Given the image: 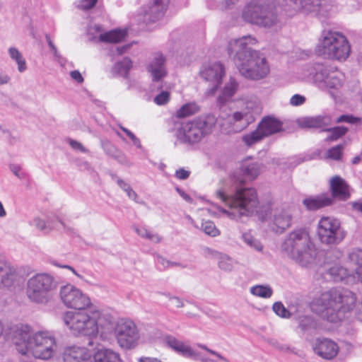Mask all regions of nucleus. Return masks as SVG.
<instances>
[{"mask_svg":"<svg viewBox=\"0 0 362 362\" xmlns=\"http://www.w3.org/2000/svg\"><path fill=\"white\" fill-rule=\"evenodd\" d=\"M313 350L322 358L330 360L334 358L339 352V346L333 340L322 338L317 339L313 344Z\"/></svg>","mask_w":362,"mask_h":362,"instance_id":"19","label":"nucleus"},{"mask_svg":"<svg viewBox=\"0 0 362 362\" xmlns=\"http://www.w3.org/2000/svg\"><path fill=\"white\" fill-rule=\"evenodd\" d=\"M317 234L320 242L326 245H337L346 236L339 221L331 216H323L319 220Z\"/></svg>","mask_w":362,"mask_h":362,"instance_id":"13","label":"nucleus"},{"mask_svg":"<svg viewBox=\"0 0 362 362\" xmlns=\"http://www.w3.org/2000/svg\"><path fill=\"white\" fill-rule=\"evenodd\" d=\"M356 296L352 291L332 288L315 297L310 308L322 319L337 323L348 317L355 307Z\"/></svg>","mask_w":362,"mask_h":362,"instance_id":"3","label":"nucleus"},{"mask_svg":"<svg viewBox=\"0 0 362 362\" xmlns=\"http://www.w3.org/2000/svg\"><path fill=\"white\" fill-rule=\"evenodd\" d=\"M10 170L16 177L20 179H23L25 177L26 174L19 165L15 163L10 164Z\"/></svg>","mask_w":362,"mask_h":362,"instance_id":"56","label":"nucleus"},{"mask_svg":"<svg viewBox=\"0 0 362 362\" xmlns=\"http://www.w3.org/2000/svg\"><path fill=\"white\" fill-rule=\"evenodd\" d=\"M199 107L196 103H189L182 105L176 112V116L179 118L186 117L199 112Z\"/></svg>","mask_w":362,"mask_h":362,"instance_id":"36","label":"nucleus"},{"mask_svg":"<svg viewBox=\"0 0 362 362\" xmlns=\"http://www.w3.org/2000/svg\"><path fill=\"white\" fill-rule=\"evenodd\" d=\"M102 326L104 328L102 331V337L107 338L109 334L114 332L119 346L122 349H132L137 346L140 335L136 325L132 320L121 318L115 322L111 316L107 315Z\"/></svg>","mask_w":362,"mask_h":362,"instance_id":"8","label":"nucleus"},{"mask_svg":"<svg viewBox=\"0 0 362 362\" xmlns=\"http://www.w3.org/2000/svg\"><path fill=\"white\" fill-rule=\"evenodd\" d=\"M286 5L291 11L303 15L316 14L320 0H285Z\"/></svg>","mask_w":362,"mask_h":362,"instance_id":"20","label":"nucleus"},{"mask_svg":"<svg viewBox=\"0 0 362 362\" xmlns=\"http://www.w3.org/2000/svg\"><path fill=\"white\" fill-rule=\"evenodd\" d=\"M203 231L212 237H216L219 235V230L216 227L214 222L211 221H204L202 224Z\"/></svg>","mask_w":362,"mask_h":362,"instance_id":"45","label":"nucleus"},{"mask_svg":"<svg viewBox=\"0 0 362 362\" xmlns=\"http://www.w3.org/2000/svg\"><path fill=\"white\" fill-rule=\"evenodd\" d=\"M255 104L253 102L247 101L240 110L228 115L227 120L230 127L228 132H240L247 128L255 120Z\"/></svg>","mask_w":362,"mask_h":362,"instance_id":"15","label":"nucleus"},{"mask_svg":"<svg viewBox=\"0 0 362 362\" xmlns=\"http://www.w3.org/2000/svg\"><path fill=\"white\" fill-rule=\"evenodd\" d=\"M353 210L362 213V199L355 202H351L349 204Z\"/></svg>","mask_w":362,"mask_h":362,"instance_id":"64","label":"nucleus"},{"mask_svg":"<svg viewBox=\"0 0 362 362\" xmlns=\"http://www.w3.org/2000/svg\"><path fill=\"white\" fill-rule=\"evenodd\" d=\"M250 291L252 295L262 298H269L273 294L269 285H255L250 288Z\"/></svg>","mask_w":362,"mask_h":362,"instance_id":"34","label":"nucleus"},{"mask_svg":"<svg viewBox=\"0 0 362 362\" xmlns=\"http://www.w3.org/2000/svg\"><path fill=\"white\" fill-rule=\"evenodd\" d=\"M151 73L153 81H156L164 78L167 74L165 67V58L162 53L156 52L153 54L147 67Z\"/></svg>","mask_w":362,"mask_h":362,"instance_id":"23","label":"nucleus"},{"mask_svg":"<svg viewBox=\"0 0 362 362\" xmlns=\"http://www.w3.org/2000/svg\"><path fill=\"white\" fill-rule=\"evenodd\" d=\"M238 0H214L209 2V6L212 8L226 10L232 8L238 3Z\"/></svg>","mask_w":362,"mask_h":362,"instance_id":"42","label":"nucleus"},{"mask_svg":"<svg viewBox=\"0 0 362 362\" xmlns=\"http://www.w3.org/2000/svg\"><path fill=\"white\" fill-rule=\"evenodd\" d=\"M243 19L249 23L262 28H271L278 21L272 6L265 0H251L243 8Z\"/></svg>","mask_w":362,"mask_h":362,"instance_id":"12","label":"nucleus"},{"mask_svg":"<svg viewBox=\"0 0 362 362\" xmlns=\"http://www.w3.org/2000/svg\"><path fill=\"white\" fill-rule=\"evenodd\" d=\"M273 311L279 317L288 318L291 315L290 312L286 308L281 302H276L272 306Z\"/></svg>","mask_w":362,"mask_h":362,"instance_id":"48","label":"nucleus"},{"mask_svg":"<svg viewBox=\"0 0 362 362\" xmlns=\"http://www.w3.org/2000/svg\"><path fill=\"white\" fill-rule=\"evenodd\" d=\"M344 149V144H338L326 152V158H341L343 156V151Z\"/></svg>","mask_w":362,"mask_h":362,"instance_id":"46","label":"nucleus"},{"mask_svg":"<svg viewBox=\"0 0 362 362\" xmlns=\"http://www.w3.org/2000/svg\"><path fill=\"white\" fill-rule=\"evenodd\" d=\"M98 2V0H78L77 6L84 11L91 9Z\"/></svg>","mask_w":362,"mask_h":362,"instance_id":"54","label":"nucleus"},{"mask_svg":"<svg viewBox=\"0 0 362 362\" xmlns=\"http://www.w3.org/2000/svg\"><path fill=\"white\" fill-rule=\"evenodd\" d=\"M165 296L168 298L169 300H170L176 308L183 307L184 303L180 298L172 296L169 293L165 294Z\"/></svg>","mask_w":362,"mask_h":362,"instance_id":"60","label":"nucleus"},{"mask_svg":"<svg viewBox=\"0 0 362 362\" xmlns=\"http://www.w3.org/2000/svg\"><path fill=\"white\" fill-rule=\"evenodd\" d=\"M281 250L302 267L313 262L316 257V248L309 233L303 228L290 233L283 241Z\"/></svg>","mask_w":362,"mask_h":362,"instance_id":"5","label":"nucleus"},{"mask_svg":"<svg viewBox=\"0 0 362 362\" xmlns=\"http://www.w3.org/2000/svg\"><path fill=\"white\" fill-rule=\"evenodd\" d=\"M130 48V45H125L122 46L117 47L115 51H112L113 55H122L124 53L127 52V50Z\"/></svg>","mask_w":362,"mask_h":362,"instance_id":"62","label":"nucleus"},{"mask_svg":"<svg viewBox=\"0 0 362 362\" xmlns=\"http://www.w3.org/2000/svg\"><path fill=\"white\" fill-rule=\"evenodd\" d=\"M119 128L126 134V135L132 141V144L138 148H141V142L139 138H137L133 132L127 128L119 125Z\"/></svg>","mask_w":362,"mask_h":362,"instance_id":"53","label":"nucleus"},{"mask_svg":"<svg viewBox=\"0 0 362 362\" xmlns=\"http://www.w3.org/2000/svg\"><path fill=\"white\" fill-rule=\"evenodd\" d=\"M320 54L338 61H345L351 52L349 42L341 33L324 30L317 45Z\"/></svg>","mask_w":362,"mask_h":362,"instance_id":"11","label":"nucleus"},{"mask_svg":"<svg viewBox=\"0 0 362 362\" xmlns=\"http://www.w3.org/2000/svg\"><path fill=\"white\" fill-rule=\"evenodd\" d=\"M264 139V136L257 127L256 129L243 136L242 140L247 146H251Z\"/></svg>","mask_w":362,"mask_h":362,"instance_id":"38","label":"nucleus"},{"mask_svg":"<svg viewBox=\"0 0 362 362\" xmlns=\"http://www.w3.org/2000/svg\"><path fill=\"white\" fill-rule=\"evenodd\" d=\"M90 313L91 315L84 310L67 311L64 315L63 320L74 334L94 336L100 333L102 336L104 329L102 324L105 322L107 315L93 310H90Z\"/></svg>","mask_w":362,"mask_h":362,"instance_id":"7","label":"nucleus"},{"mask_svg":"<svg viewBox=\"0 0 362 362\" xmlns=\"http://www.w3.org/2000/svg\"><path fill=\"white\" fill-rule=\"evenodd\" d=\"M301 78L315 83L320 89L339 90L343 85L344 74L333 67L322 63H315L304 66L301 70Z\"/></svg>","mask_w":362,"mask_h":362,"instance_id":"6","label":"nucleus"},{"mask_svg":"<svg viewBox=\"0 0 362 362\" xmlns=\"http://www.w3.org/2000/svg\"><path fill=\"white\" fill-rule=\"evenodd\" d=\"M234 260L226 255H221L218 260V267L224 271L230 272L234 266Z\"/></svg>","mask_w":362,"mask_h":362,"instance_id":"44","label":"nucleus"},{"mask_svg":"<svg viewBox=\"0 0 362 362\" xmlns=\"http://www.w3.org/2000/svg\"><path fill=\"white\" fill-rule=\"evenodd\" d=\"M93 362H122L119 355L111 349L98 350L93 356Z\"/></svg>","mask_w":362,"mask_h":362,"instance_id":"32","label":"nucleus"},{"mask_svg":"<svg viewBox=\"0 0 362 362\" xmlns=\"http://www.w3.org/2000/svg\"><path fill=\"white\" fill-rule=\"evenodd\" d=\"M261 168L257 163L241 165L231 176L234 185L235 193L230 194L223 188L218 189L216 196L229 209H221L230 218L238 220L242 216H248L257 211L259 204L256 190L253 188H239L238 185L251 181L257 177Z\"/></svg>","mask_w":362,"mask_h":362,"instance_id":"1","label":"nucleus"},{"mask_svg":"<svg viewBox=\"0 0 362 362\" xmlns=\"http://www.w3.org/2000/svg\"><path fill=\"white\" fill-rule=\"evenodd\" d=\"M257 40L251 35L243 36L229 41L228 53L234 61L240 75L250 80L257 81L265 78L269 73L267 59L250 45Z\"/></svg>","mask_w":362,"mask_h":362,"instance_id":"2","label":"nucleus"},{"mask_svg":"<svg viewBox=\"0 0 362 362\" xmlns=\"http://www.w3.org/2000/svg\"><path fill=\"white\" fill-rule=\"evenodd\" d=\"M360 120L361 119L358 117H355L352 115H343L337 119L336 123L346 122L349 124H356L358 123Z\"/></svg>","mask_w":362,"mask_h":362,"instance_id":"55","label":"nucleus"},{"mask_svg":"<svg viewBox=\"0 0 362 362\" xmlns=\"http://www.w3.org/2000/svg\"><path fill=\"white\" fill-rule=\"evenodd\" d=\"M315 15L322 16H327L334 13L336 10V6L333 4L331 0H320V6Z\"/></svg>","mask_w":362,"mask_h":362,"instance_id":"41","label":"nucleus"},{"mask_svg":"<svg viewBox=\"0 0 362 362\" xmlns=\"http://www.w3.org/2000/svg\"><path fill=\"white\" fill-rule=\"evenodd\" d=\"M176 192L179 194V195L187 203H192L193 199L187 194L183 189L181 188L176 187H175Z\"/></svg>","mask_w":362,"mask_h":362,"instance_id":"61","label":"nucleus"},{"mask_svg":"<svg viewBox=\"0 0 362 362\" xmlns=\"http://www.w3.org/2000/svg\"><path fill=\"white\" fill-rule=\"evenodd\" d=\"M64 362H93V354L85 347H66L63 353Z\"/></svg>","mask_w":362,"mask_h":362,"instance_id":"21","label":"nucleus"},{"mask_svg":"<svg viewBox=\"0 0 362 362\" xmlns=\"http://www.w3.org/2000/svg\"><path fill=\"white\" fill-rule=\"evenodd\" d=\"M242 240L243 242L252 249L261 252L263 250V245L261 242L255 238L251 232H245L242 234Z\"/></svg>","mask_w":362,"mask_h":362,"instance_id":"37","label":"nucleus"},{"mask_svg":"<svg viewBox=\"0 0 362 362\" xmlns=\"http://www.w3.org/2000/svg\"><path fill=\"white\" fill-rule=\"evenodd\" d=\"M199 75L204 81L210 83L211 88L207 89L206 95L212 96L216 92L225 75V69L220 62H209L202 65Z\"/></svg>","mask_w":362,"mask_h":362,"instance_id":"16","label":"nucleus"},{"mask_svg":"<svg viewBox=\"0 0 362 362\" xmlns=\"http://www.w3.org/2000/svg\"><path fill=\"white\" fill-rule=\"evenodd\" d=\"M0 136L3 137L10 144H14L17 140L8 129H4L2 127L1 129H0Z\"/></svg>","mask_w":362,"mask_h":362,"instance_id":"58","label":"nucleus"},{"mask_svg":"<svg viewBox=\"0 0 362 362\" xmlns=\"http://www.w3.org/2000/svg\"><path fill=\"white\" fill-rule=\"evenodd\" d=\"M190 171L181 168L175 171V177L179 180H186L189 177Z\"/></svg>","mask_w":362,"mask_h":362,"instance_id":"59","label":"nucleus"},{"mask_svg":"<svg viewBox=\"0 0 362 362\" xmlns=\"http://www.w3.org/2000/svg\"><path fill=\"white\" fill-rule=\"evenodd\" d=\"M299 327L303 332H309L317 328V322L311 316H302L298 320Z\"/></svg>","mask_w":362,"mask_h":362,"instance_id":"40","label":"nucleus"},{"mask_svg":"<svg viewBox=\"0 0 362 362\" xmlns=\"http://www.w3.org/2000/svg\"><path fill=\"white\" fill-rule=\"evenodd\" d=\"M305 98L300 94L293 95L290 99V104L292 106H300L305 102Z\"/></svg>","mask_w":362,"mask_h":362,"instance_id":"57","label":"nucleus"},{"mask_svg":"<svg viewBox=\"0 0 362 362\" xmlns=\"http://www.w3.org/2000/svg\"><path fill=\"white\" fill-rule=\"evenodd\" d=\"M134 230L141 238L148 239L153 243H158L161 240V238L158 234L151 233L144 227H134Z\"/></svg>","mask_w":362,"mask_h":362,"instance_id":"43","label":"nucleus"},{"mask_svg":"<svg viewBox=\"0 0 362 362\" xmlns=\"http://www.w3.org/2000/svg\"><path fill=\"white\" fill-rule=\"evenodd\" d=\"M18 280V274L15 267L0 259V288H10Z\"/></svg>","mask_w":362,"mask_h":362,"instance_id":"22","label":"nucleus"},{"mask_svg":"<svg viewBox=\"0 0 362 362\" xmlns=\"http://www.w3.org/2000/svg\"><path fill=\"white\" fill-rule=\"evenodd\" d=\"M332 202V198L325 194L308 197L303 201L306 209L310 211H316L319 209L330 205Z\"/></svg>","mask_w":362,"mask_h":362,"instance_id":"29","label":"nucleus"},{"mask_svg":"<svg viewBox=\"0 0 362 362\" xmlns=\"http://www.w3.org/2000/svg\"><path fill=\"white\" fill-rule=\"evenodd\" d=\"M264 138L282 131V123L272 117H265L257 125Z\"/></svg>","mask_w":362,"mask_h":362,"instance_id":"25","label":"nucleus"},{"mask_svg":"<svg viewBox=\"0 0 362 362\" xmlns=\"http://www.w3.org/2000/svg\"><path fill=\"white\" fill-rule=\"evenodd\" d=\"M117 184L126 193L129 191V189L132 188L129 183L121 178H117Z\"/></svg>","mask_w":362,"mask_h":362,"instance_id":"63","label":"nucleus"},{"mask_svg":"<svg viewBox=\"0 0 362 362\" xmlns=\"http://www.w3.org/2000/svg\"><path fill=\"white\" fill-rule=\"evenodd\" d=\"M65 141L70 147L76 152L86 153L88 149L79 141L74 140L71 138H66Z\"/></svg>","mask_w":362,"mask_h":362,"instance_id":"49","label":"nucleus"},{"mask_svg":"<svg viewBox=\"0 0 362 362\" xmlns=\"http://www.w3.org/2000/svg\"><path fill=\"white\" fill-rule=\"evenodd\" d=\"M8 54L11 59L15 61L18 64V70L19 72H24L27 69L25 60L18 49L16 47H10L8 49Z\"/></svg>","mask_w":362,"mask_h":362,"instance_id":"35","label":"nucleus"},{"mask_svg":"<svg viewBox=\"0 0 362 362\" xmlns=\"http://www.w3.org/2000/svg\"><path fill=\"white\" fill-rule=\"evenodd\" d=\"M216 119L208 114L182 122L176 130V137L183 144H196L210 134L215 127Z\"/></svg>","mask_w":362,"mask_h":362,"instance_id":"9","label":"nucleus"},{"mask_svg":"<svg viewBox=\"0 0 362 362\" xmlns=\"http://www.w3.org/2000/svg\"><path fill=\"white\" fill-rule=\"evenodd\" d=\"M59 297L63 304L68 308L86 310L92 306L89 296L71 284H66L60 287Z\"/></svg>","mask_w":362,"mask_h":362,"instance_id":"14","label":"nucleus"},{"mask_svg":"<svg viewBox=\"0 0 362 362\" xmlns=\"http://www.w3.org/2000/svg\"><path fill=\"white\" fill-rule=\"evenodd\" d=\"M87 32L88 35L91 36V40L110 43H117L121 42L127 35V31L125 29H115L103 33V26L96 24L90 25Z\"/></svg>","mask_w":362,"mask_h":362,"instance_id":"17","label":"nucleus"},{"mask_svg":"<svg viewBox=\"0 0 362 362\" xmlns=\"http://www.w3.org/2000/svg\"><path fill=\"white\" fill-rule=\"evenodd\" d=\"M332 119L328 115H317L315 117H308L299 121V125L304 128H322L329 126Z\"/></svg>","mask_w":362,"mask_h":362,"instance_id":"27","label":"nucleus"},{"mask_svg":"<svg viewBox=\"0 0 362 362\" xmlns=\"http://www.w3.org/2000/svg\"><path fill=\"white\" fill-rule=\"evenodd\" d=\"M164 341L169 347L185 357L192 358H197L198 357V355L189 346L185 344L173 336H165Z\"/></svg>","mask_w":362,"mask_h":362,"instance_id":"26","label":"nucleus"},{"mask_svg":"<svg viewBox=\"0 0 362 362\" xmlns=\"http://www.w3.org/2000/svg\"><path fill=\"white\" fill-rule=\"evenodd\" d=\"M291 209H276L270 218L268 227L275 233L281 234L292 225Z\"/></svg>","mask_w":362,"mask_h":362,"instance_id":"18","label":"nucleus"},{"mask_svg":"<svg viewBox=\"0 0 362 362\" xmlns=\"http://www.w3.org/2000/svg\"><path fill=\"white\" fill-rule=\"evenodd\" d=\"M132 67V60L128 57H125L122 61L117 62L114 65L112 71L114 74H117L119 76L127 77Z\"/></svg>","mask_w":362,"mask_h":362,"instance_id":"33","label":"nucleus"},{"mask_svg":"<svg viewBox=\"0 0 362 362\" xmlns=\"http://www.w3.org/2000/svg\"><path fill=\"white\" fill-rule=\"evenodd\" d=\"M170 100V93L168 91L163 90L161 91L158 95H157L153 101L156 104L158 105H163L168 103Z\"/></svg>","mask_w":362,"mask_h":362,"instance_id":"52","label":"nucleus"},{"mask_svg":"<svg viewBox=\"0 0 362 362\" xmlns=\"http://www.w3.org/2000/svg\"><path fill=\"white\" fill-rule=\"evenodd\" d=\"M156 264L158 269L163 270L168 267L177 265V263L171 262L168 260H166L164 257L158 255L156 258Z\"/></svg>","mask_w":362,"mask_h":362,"instance_id":"51","label":"nucleus"},{"mask_svg":"<svg viewBox=\"0 0 362 362\" xmlns=\"http://www.w3.org/2000/svg\"><path fill=\"white\" fill-rule=\"evenodd\" d=\"M330 187L334 197H337L341 200H346L350 196L347 185L339 176L332 177L330 181Z\"/></svg>","mask_w":362,"mask_h":362,"instance_id":"28","label":"nucleus"},{"mask_svg":"<svg viewBox=\"0 0 362 362\" xmlns=\"http://www.w3.org/2000/svg\"><path fill=\"white\" fill-rule=\"evenodd\" d=\"M349 259L351 262L354 264L357 267L362 266V250L355 248L349 255Z\"/></svg>","mask_w":362,"mask_h":362,"instance_id":"47","label":"nucleus"},{"mask_svg":"<svg viewBox=\"0 0 362 362\" xmlns=\"http://www.w3.org/2000/svg\"><path fill=\"white\" fill-rule=\"evenodd\" d=\"M30 224L35 226L40 230L45 231L51 228V226L49 223H47L44 219L40 217H35Z\"/></svg>","mask_w":362,"mask_h":362,"instance_id":"50","label":"nucleus"},{"mask_svg":"<svg viewBox=\"0 0 362 362\" xmlns=\"http://www.w3.org/2000/svg\"><path fill=\"white\" fill-rule=\"evenodd\" d=\"M13 343L21 355H32L42 360L52 358L57 348L56 337L52 332L41 330L30 334V327L23 325L17 327Z\"/></svg>","mask_w":362,"mask_h":362,"instance_id":"4","label":"nucleus"},{"mask_svg":"<svg viewBox=\"0 0 362 362\" xmlns=\"http://www.w3.org/2000/svg\"><path fill=\"white\" fill-rule=\"evenodd\" d=\"M327 273L330 275L332 280L337 282L345 281L346 284H350L355 279V276L349 274V271L346 268L339 264H334L330 267Z\"/></svg>","mask_w":362,"mask_h":362,"instance_id":"31","label":"nucleus"},{"mask_svg":"<svg viewBox=\"0 0 362 362\" xmlns=\"http://www.w3.org/2000/svg\"><path fill=\"white\" fill-rule=\"evenodd\" d=\"M170 0H153L144 11V18L150 22H155L162 18L167 10Z\"/></svg>","mask_w":362,"mask_h":362,"instance_id":"24","label":"nucleus"},{"mask_svg":"<svg viewBox=\"0 0 362 362\" xmlns=\"http://www.w3.org/2000/svg\"><path fill=\"white\" fill-rule=\"evenodd\" d=\"M323 131L327 132L328 135L326 138V141H336L342 136H344L348 131V129L343 126H338L333 128H325Z\"/></svg>","mask_w":362,"mask_h":362,"instance_id":"39","label":"nucleus"},{"mask_svg":"<svg viewBox=\"0 0 362 362\" xmlns=\"http://www.w3.org/2000/svg\"><path fill=\"white\" fill-rule=\"evenodd\" d=\"M57 287L58 282L53 275L47 272L37 273L28 279L25 294L30 302L45 305Z\"/></svg>","mask_w":362,"mask_h":362,"instance_id":"10","label":"nucleus"},{"mask_svg":"<svg viewBox=\"0 0 362 362\" xmlns=\"http://www.w3.org/2000/svg\"><path fill=\"white\" fill-rule=\"evenodd\" d=\"M238 87V82L233 77H230L228 81L225 83L220 95L217 98L218 105H223L225 103L230 100L237 92Z\"/></svg>","mask_w":362,"mask_h":362,"instance_id":"30","label":"nucleus"}]
</instances>
